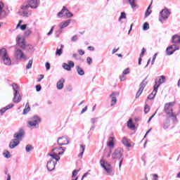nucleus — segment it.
<instances>
[{"mask_svg": "<svg viewBox=\"0 0 180 180\" xmlns=\"http://www.w3.org/2000/svg\"><path fill=\"white\" fill-rule=\"evenodd\" d=\"M54 27H56V25H53L50 31L47 33V36H51V34H53V32L54 31Z\"/></svg>", "mask_w": 180, "mask_h": 180, "instance_id": "a18cd8bd", "label": "nucleus"}, {"mask_svg": "<svg viewBox=\"0 0 180 180\" xmlns=\"http://www.w3.org/2000/svg\"><path fill=\"white\" fill-rule=\"evenodd\" d=\"M107 146L110 148H113L115 147V137L110 136L109 141H107Z\"/></svg>", "mask_w": 180, "mask_h": 180, "instance_id": "a878e982", "label": "nucleus"}, {"mask_svg": "<svg viewBox=\"0 0 180 180\" xmlns=\"http://www.w3.org/2000/svg\"><path fill=\"white\" fill-rule=\"evenodd\" d=\"M77 72L79 75H85V72L84 71V69H82L79 65L76 66Z\"/></svg>", "mask_w": 180, "mask_h": 180, "instance_id": "c85d7f7f", "label": "nucleus"}, {"mask_svg": "<svg viewBox=\"0 0 180 180\" xmlns=\"http://www.w3.org/2000/svg\"><path fill=\"white\" fill-rule=\"evenodd\" d=\"M27 4H23L20 6V15L22 18H30L32 16V10H29Z\"/></svg>", "mask_w": 180, "mask_h": 180, "instance_id": "0eeeda50", "label": "nucleus"}, {"mask_svg": "<svg viewBox=\"0 0 180 180\" xmlns=\"http://www.w3.org/2000/svg\"><path fill=\"white\" fill-rule=\"evenodd\" d=\"M100 164L102 168H103V169L107 172L108 175H111L112 172H113V167H112V165L103 160H101Z\"/></svg>", "mask_w": 180, "mask_h": 180, "instance_id": "6e6552de", "label": "nucleus"}, {"mask_svg": "<svg viewBox=\"0 0 180 180\" xmlns=\"http://www.w3.org/2000/svg\"><path fill=\"white\" fill-rule=\"evenodd\" d=\"M20 143V142L19 141V140L14 139L11 140V141L10 142L9 148L13 149L15 148V147H18V146H19Z\"/></svg>", "mask_w": 180, "mask_h": 180, "instance_id": "4be33fe9", "label": "nucleus"}, {"mask_svg": "<svg viewBox=\"0 0 180 180\" xmlns=\"http://www.w3.org/2000/svg\"><path fill=\"white\" fill-rule=\"evenodd\" d=\"M27 27V24H24L22 25H20V29H21V30H26Z\"/></svg>", "mask_w": 180, "mask_h": 180, "instance_id": "3c124183", "label": "nucleus"}, {"mask_svg": "<svg viewBox=\"0 0 180 180\" xmlns=\"http://www.w3.org/2000/svg\"><path fill=\"white\" fill-rule=\"evenodd\" d=\"M96 120H98V118H91V122L92 124H95V123L96 122Z\"/></svg>", "mask_w": 180, "mask_h": 180, "instance_id": "338daca9", "label": "nucleus"}, {"mask_svg": "<svg viewBox=\"0 0 180 180\" xmlns=\"http://www.w3.org/2000/svg\"><path fill=\"white\" fill-rule=\"evenodd\" d=\"M155 115H157V111H155V113H154L152 116H150V117H149V119H148V123L149 122H151V120L153 119V117H154V116H155Z\"/></svg>", "mask_w": 180, "mask_h": 180, "instance_id": "e2e57ef3", "label": "nucleus"}, {"mask_svg": "<svg viewBox=\"0 0 180 180\" xmlns=\"http://www.w3.org/2000/svg\"><path fill=\"white\" fill-rule=\"evenodd\" d=\"M36 91L37 92H40V91H41V86L40 84L36 86Z\"/></svg>", "mask_w": 180, "mask_h": 180, "instance_id": "5fc2aeb1", "label": "nucleus"}, {"mask_svg": "<svg viewBox=\"0 0 180 180\" xmlns=\"http://www.w3.org/2000/svg\"><path fill=\"white\" fill-rule=\"evenodd\" d=\"M78 172H79V170L75 169L72 172V178H75L77 175H78Z\"/></svg>", "mask_w": 180, "mask_h": 180, "instance_id": "c03bdc74", "label": "nucleus"}, {"mask_svg": "<svg viewBox=\"0 0 180 180\" xmlns=\"http://www.w3.org/2000/svg\"><path fill=\"white\" fill-rule=\"evenodd\" d=\"M123 75H127L130 74V68H127L122 72Z\"/></svg>", "mask_w": 180, "mask_h": 180, "instance_id": "79ce46f5", "label": "nucleus"}, {"mask_svg": "<svg viewBox=\"0 0 180 180\" xmlns=\"http://www.w3.org/2000/svg\"><path fill=\"white\" fill-rule=\"evenodd\" d=\"M144 112H145L146 115H147V113H148V112H150V106L147 104L144 107Z\"/></svg>", "mask_w": 180, "mask_h": 180, "instance_id": "37998d69", "label": "nucleus"}, {"mask_svg": "<svg viewBox=\"0 0 180 180\" xmlns=\"http://www.w3.org/2000/svg\"><path fill=\"white\" fill-rule=\"evenodd\" d=\"M70 23H71V20H67L66 21H65L63 22H60L58 25V27H60V29L63 30L65 27H68L70 25Z\"/></svg>", "mask_w": 180, "mask_h": 180, "instance_id": "393cba45", "label": "nucleus"}, {"mask_svg": "<svg viewBox=\"0 0 180 180\" xmlns=\"http://www.w3.org/2000/svg\"><path fill=\"white\" fill-rule=\"evenodd\" d=\"M56 164H57V160L56 162L53 160L48 161V162L46 164V167H47L48 171H49V172L54 171V169H56Z\"/></svg>", "mask_w": 180, "mask_h": 180, "instance_id": "dca6fc26", "label": "nucleus"}, {"mask_svg": "<svg viewBox=\"0 0 180 180\" xmlns=\"http://www.w3.org/2000/svg\"><path fill=\"white\" fill-rule=\"evenodd\" d=\"M80 151L82 152L79 154V157H82L84 153H85V146L84 145H80Z\"/></svg>", "mask_w": 180, "mask_h": 180, "instance_id": "72a5a7b5", "label": "nucleus"}, {"mask_svg": "<svg viewBox=\"0 0 180 180\" xmlns=\"http://www.w3.org/2000/svg\"><path fill=\"white\" fill-rule=\"evenodd\" d=\"M154 180H158V174H153V175Z\"/></svg>", "mask_w": 180, "mask_h": 180, "instance_id": "774afa93", "label": "nucleus"}, {"mask_svg": "<svg viewBox=\"0 0 180 180\" xmlns=\"http://www.w3.org/2000/svg\"><path fill=\"white\" fill-rule=\"evenodd\" d=\"M30 112V107H27V108H25L22 112V115H27Z\"/></svg>", "mask_w": 180, "mask_h": 180, "instance_id": "a19ab883", "label": "nucleus"}, {"mask_svg": "<svg viewBox=\"0 0 180 180\" xmlns=\"http://www.w3.org/2000/svg\"><path fill=\"white\" fill-rule=\"evenodd\" d=\"M45 66H46V70L49 71V70H50V63L46 62Z\"/></svg>", "mask_w": 180, "mask_h": 180, "instance_id": "0e129e2a", "label": "nucleus"}, {"mask_svg": "<svg viewBox=\"0 0 180 180\" xmlns=\"http://www.w3.org/2000/svg\"><path fill=\"white\" fill-rule=\"evenodd\" d=\"M72 16H74V15L68 10V12L66 13V18H72Z\"/></svg>", "mask_w": 180, "mask_h": 180, "instance_id": "09e8293b", "label": "nucleus"}, {"mask_svg": "<svg viewBox=\"0 0 180 180\" xmlns=\"http://www.w3.org/2000/svg\"><path fill=\"white\" fill-rule=\"evenodd\" d=\"M5 158H11V153L9 151H7L6 154L4 153Z\"/></svg>", "mask_w": 180, "mask_h": 180, "instance_id": "bf43d9fd", "label": "nucleus"}, {"mask_svg": "<svg viewBox=\"0 0 180 180\" xmlns=\"http://www.w3.org/2000/svg\"><path fill=\"white\" fill-rule=\"evenodd\" d=\"M127 127L131 129V130H134L136 129V125L133 124V120L129 119L127 122Z\"/></svg>", "mask_w": 180, "mask_h": 180, "instance_id": "cd10ccee", "label": "nucleus"}, {"mask_svg": "<svg viewBox=\"0 0 180 180\" xmlns=\"http://www.w3.org/2000/svg\"><path fill=\"white\" fill-rule=\"evenodd\" d=\"M119 96L118 92H112V94L110 95V98H111V106H115L116 103L117 102V96Z\"/></svg>", "mask_w": 180, "mask_h": 180, "instance_id": "a211bd4d", "label": "nucleus"}, {"mask_svg": "<svg viewBox=\"0 0 180 180\" xmlns=\"http://www.w3.org/2000/svg\"><path fill=\"white\" fill-rule=\"evenodd\" d=\"M160 18L159 21H160L161 23H162V20H167L168 18L169 17V15H171V13L169 12V10L165 8L163 9L162 11H160Z\"/></svg>", "mask_w": 180, "mask_h": 180, "instance_id": "f8f14e48", "label": "nucleus"}, {"mask_svg": "<svg viewBox=\"0 0 180 180\" xmlns=\"http://www.w3.org/2000/svg\"><path fill=\"white\" fill-rule=\"evenodd\" d=\"M86 61H87V64H89V65H91V64H92V58L91 57H87Z\"/></svg>", "mask_w": 180, "mask_h": 180, "instance_id": "8fccbe9b", "label": "nucleus"}, {"mask_svg": "<svg viewBox=\"0 0 180 180\" xmlns=\"http://www.w3.org/2000/svg\"><path fill=\"white\" fill-rule=\"evenodd\" d=\"M0 57L4 65H12V60L11 59V57H9V54H8L6 49L3 48L0 49Z\"/></svg>", "mask_w": 180, "mask_h": 180, "instance_id": "f03ea898", "label": "nucleus"}, {"mask_svg": "<svg viewBox=\"0 0 180 180\" xmlns=\"http://www.w3.org/2000/svg\"><path fill=\"white\" fill-rule=\"evenodd\" d=\"M158 55V53H155V55L153 56V59H152V62H151V64L153 65V64H154V63L155 62V58H157V56Z\"/></svg>", "mask_w": 180, "mask_h": 180, "instance_id": "864d4df0", "label": "nucleus"}, {"mask_svg": "<svg viewBox=\"0 0 180 180\" xmlns=\"http://www.w3.org/2000/svg\"><path fill=\"white\" fill-rule=\"evenodd\" d=\"M63 49H64V45L63 44L60 45V49L57 48L56 51V56H61V54H63Z\"/></svg>", "mask_w": 180, "mask_h": 180, "instance_id": "7c9ffc66", "label": "nucleus"}, {"mask_svg": "<svg viewBox=\"0 0 180 180\" xmlns=\"http://www.w3.org/2000/svg\"><path fill=\"white\" fill-rule=\"evenodd\" d=\"M146 79L143 80V82L140 84L139 90L136 93V98H139V96H140V95H141V94H143V91H144V89L146 88V86L147 85V82H146Z\"/></svg>", "mask_w": 180, "mask_h": 180, "instance_id": "2eb2a0df", "label": "nucleus"}, {"mask_svg": "<svg viewBox=\"0 0 180 180\" xmlns=\"http://www.w3.org/2000/svg\"><path fill=\"white\" fill-rule=\"evenodd\" d=\"M4 3L0 2V19H4L8 16L6 11L4 9Z\"/></svg>", "mask_w": 180, "mask_h": 180, "instance_id": "6ab92c4d", "label": "nucleus"}, {"mask_svg": "<svg viewBox=\"0 0 180 180\" xmlns=\"http://www.w3.org/2000/svg\"><path fill=\"white\" fill-rule=\"evenodd\" d=\"M6 110H6V107H4V108H3L2 109L0 110V112L1 114V116L4 115V113H5L6 112Z\"/></svg>", "mask_w": 180, "mask_h": 180, "instance_id": "6e6d98bb", "label": "nucleus"}, {"mask_svg": "<svg viewBox=\"0 0 180 180\" xmlns=\"http://www.w3.org/2000/svg\"><path fill=\"white\" fill-rule=\"evenodd\" d=\"M180 47L179 46L176 44H173L169 46H168L166 49V54L167 56H172L174 51H176V50H179Z\"/></svg>", "mask_w": 180, "mask_h": 180, "instance_id": "4468645a", "label": "nucleus"}, {"mask_svg": "<svg viewBox=\"0 0 180 180\" xmlns=\"http://www.w3.org/2000/svg\"><path fill=\"white\" fill-rule=\"evenodd\" d=\"M23 136H25V130L20 129L17 133L14 134L13 137L17 140H20Z\"/></svg>", "mask_w": 180, "mask_h": 180, "instance_id": "412c9836", "label": "nucleus"}, {"mask_svg": "<svg viewBox=\"0 0 180 180\" xmlns=\"http://www.w3.org/2000/svg\"><path fill=\"white\" fill-rule=\"evenodd\" d=\"M57 141L59 146H67V144H70L68 138L65 136L58 138Z\"/></svg>", "mask_w": 180, "mask_h": 180, "instance_id": "f3484780", "label": "nucleus"}, {"mask_svg": "<svg viewBox=\"0 0 180 180\" xmlns=\"http://www.w3.org/2000/svg\"><path fill=\"white\" fill-rule=\"evenodd\" d=\"M72 41H77V40H78V36L77 35H74L72 39H71Z\"/></svg>", "mask_w": 180, "mask_h": 180, "instance_id": "13d9d810", "label": "nucleus"}, {"mask_svg": "<svg viewBox=\"0 0 180 180\" xmlns=\"http://www.w3.org/2000/svg\"><path fill=\"white\" fill-rule=\"evenodd\" d=\"M32 65H33V60H30L26 66L27 70H30V68H32Z\"/></svg>", "mask_w": 180, "mask_h": 180, "instance_id": "e433bc0d", "label": "nucleus"}, {"mask_svg": "<svg viewBox=\"0 0 180 180\" xmlns=\"http://www.w3.org/2000/svg\"><path fill=\"white\" fill-rule=\"evenodd\" d=\"M16 42L18 47L25 50L26 49V42L25 41V37H20V35L16 37Z\"/></svg>", "mask_w": 180, "mask_h": 180, "instance_id": "ddd939ff", "label": "nucleus"}, {"mask_svg": "<svg viewBox=\"0 0 180 180\" xmlns=\"http://www.w3.org/2000/svg\"><path fill=\"white\" fill-rule=\"evenodd\" d=\"M13 106H15L13 104L10 103L7 106H6V109L7 110H9V109H12V108H13Z\"/></svg>", "mask_w": 180, "mask_h": 180, "instance_id": "603ef678", "label": "nucleus"}, {"mask_svg": "<svg viewBox=\"0 0 180 180\" xmlns=\"http://www.w3.org/2000/svg\"><path fill=\"white\" fill-rule=\"evenodd\" d=\"M164 82H165V76L164 75L160 76L159 79H155V85L153 86L155 93L158 92L160 85H161V84H164Z\"/></svg>", "mask_w": 180, "mask_h": 180, "instance_id": "9d476101", "label": "nucleus"}, {"mask_svg": "<svg viewBox=\"0 0 180 180\" xmlns=\"http://www.w3.org/2000/svg\"><path fill=\"white\" fill-rule=\"evenodd\" d=\"M172 43L174 44H180V36L179 34H174L172 37Z\"/></svg>", "mask_w": 180, "mask_h": 180, "instance_id": "b1692460", "label": "nucleus"}, {"mask_svg": "<svg viewBox=\"0 0 180 180\" xmlns=\"http://www.w3.org/2000/svg\"><path fill=\"white\" fill-rule=\"evenodd\" d=\"M62 67L64 68V70H66V71H71V68L68 63H63Z\"/></svg>", "mask_w": 180, "mask_h": 180, "instance_id": "f704fd0d", "label": "nucleus"}, {"mask_svg": "<svg viewBox=\"0 0 180 180\" xmlns=\"http://www.w3.org/2000/svg\"><path fill=\"white\" fill-rule=\"evenodd\" d=\"M150 9H151V4H150L148 6V8H147V10H146V11L145 13V18H148V16H150L151 15V12L152 11Z\"/></svg>", "mask_w": 180, "mask_h": 180, "instance_id": "2f4dec72", "label": "nucleus"}, {"mask_svg": "<svg viewBox=\"0 0 180 180\" xmlns=\"http://www.w3.org/2000/svg\"><path fill=\"white\" fill-rule=\"evenodd\" d=\"M14 57L16 60H27V56L19 48H15L14 51Z\"/></svg>", "mask_w": 180, "mask_h": 180, "instance_id": "1a4fd4ad", "label": "nucleus"}, {"mask_svg": "<svg viewBox=\"0 0 180 180\" xmlns=\"http://www.w3.org/2000/svg\"><path fill=\"white\" fill-rule=\"evenodd\" d=\"M28 50H30V51H34V46H33V45H28Z\"/></svg>", "mask_w": 180, "mask_h": 180, "instance_id": "4d7b16f0", "label": "nucleus"}, {"mask_svg": "<svg viewBox=\"0 0 180 180\" xmlns=\"http://www.w3.org/2000/svg\"><path fill=\"white\" fill-rule=\"evenodd\" d=\"M122 143L125 147H131V144L129 143V140L126 137L122 138Z\"/></svg>", "mask_w": 180, "mask_h": 180, "instance_id": "c756f323", "label": "nucleus"}, {"mask_svg": "<svg viewBox=\"0 0 180 180\" xmlns=\"http://www.w3.org/2000/svg\"><path fill=\"white\" fill-rule=\"evenodd\" d=\"M68 11V9L67 8V7L63 6L62 10L59 13H58V14H57L58 18H65L66 16H67Z\"/></svg>", "mask_w": 180, "mask_h": 180, "instance_id": "aec40b11", "label": "nucleus"}, {"mask_svg": "<svg viewBox=\"0 0 180 180\" xmlns=\"http://www.w3.org/2000/svg\"><path fill=\"white\" fill-rule=\"evenodd\" d=\"M41 122V118L37 115H34L28 121V127L33 129H39V124Z\"/></svg>", "mask_w": 180, "mask_h": 180, "instance_id": "39448f33", "label": "nucleus"}, {"mask_svg": "<svg viewBox=\"0 0 180 180\" xmlns=\"http://www.w3.org/2000/svg\"><path fill=\"white\" fill-rule=\"evenodd\" d=\"M32 34V30L29 29L25 32V36H30Z\"/></svg>", "mask_w": 180, "mask_h": 180, "instance_id": "49530a36", "label": "nucleus"}, {"mask_svg": "<svg viewBox=\"0 0 180 180\" xmlns=\"http://www.w3.org/2000/svg\"><path fill=\"white\" fill-rule=\"evenodd\" d=\"M129 4L131 5V8L136 7V0H128Z\"/></svg>", "mask_w": 180, "mask_h": 180, "instance_id": "58836bf2", "label": "nucleus"}, {"mask_svg": "<svg viewBox=\"0 0 180 180\" xmlns=\"http://www.w3.org/2000/svg\"><path fill=\"white\" fill-rule=\"evenodd\" d=\"M64 82H65V79H64V78H61L56 84L57 89H63L64 88Z\"/></svg>", "mask_w": 180, "mask_h": 180, "instance_id": "5701e85b", "label": "nucleus"}, {"mask_svg": "<svg viewBox=\"0 0 180 180\" xmlns=\"http://www.w3.org/2000/svg\"><path fill=\"white\" fill-rule=\"evenodd\" d=\"M27 6L31 8V9H37L40 5V0H28L27 3H24Z\"/></svg>", "mask_w": 180, "mask_h": 180, "instance_id": "9b49d317", "label": "nucleus"}, {"mask_svg": "<svg viewBox=\"0 0 180 180\" xmlns=\"http://www.w3.org/2000/svg\"><path fill=\"white\" fill-rule=\"evenodd\" d=\"M25 150H26L27 153H30V151H32V150H33V146H32V145H27L25 147Z\"/></svg>", "mask_w": 180, "mask_h": 180, "instance_id": "4c0bfd02", "label": "nucleus"}, {"mask_svg": "<svg viewBox=\"0 0 180 180\" xmlns=\"http://www.w3.org/2000/svg\"><path fill=\"white\" fill-rule=\"evenodd\" d=\"M68 65H69V67L71 70V68H74V67H75V63H74V62L72 61V60H68Z\"/></svg>", "mask_w": 180, "mask_h": 180, "instance_id": "c9c22d12", "label": "nucleus"}, {"mask_svg": "<svg viewBox=\"0 0 180 180\" xmlns=\"http://www.w3.org/2000/svg\"><path fill=\"white\" fill-rule=\"evenodd\" d=\"M124 153V150L122 148H117L111 154L112 160H120L123 159V153Z\"/></svg>", "mask_w": 180, "mask_h": 180, "instance_id": "423d86ee", "label": "nucleus"}, {"mask_svg": "<svg viewBox=\"0 0 180 180\" xmlns=\"http://www.w3.org/2000/svg\"><path fill=\"white\" fill-rule=\"evenodd\" d=\"M157 95V92H154V87H153V92L148 96V99L151 101L152 99H154L155 98V96Z\"/></svg>", "mask_w": 180, "mask_h": 180, "instance_id": "473e14b6", "label": "nucleus"}, {"mask_svg": "<svg viewBox=\"0 0 180 180\" xmlns=\"http://www.w3.org/2000/svg\"><path fill=\"white\" fill-rule=\"evenodd\" d=\"M120 79L122 82H123V81H126V77H124L123 75L120 76Z\"/></svg>", "mask_w": 180, "mask_h": 180, "instance_id": "680f3d73", "label": "nucleus"}, {"mask_svg": "<svg viewBox=\"0 0 180 180\" xmlns=\"http://www.w3.org/2000/svg\"><path fill=\"white\" fill-rule=\"evenodd\" d=\"M176 103V102L175 101L167 103L165 104V108H164L165 112L169 115V117H172L173 122H178V120L176 118V115H175L173 112L174 110L172 109V106H174V105H175Z\"/></svg>", "mask_w": 180, "mask_h": 180, "instance_id": "f257e3e1", "label": "nucleus"}, {"mask_svg": "<svg viewBox=\"0 0 180 180\" xmlns=\"http://www.w3.org/2000/svg\"><path fill=\"white\" fill-rule=\"evenodd\" d=\"M13 91V102L14 103H19L22 101V94L19 91V86L16 83L11 85Z\"/></svg>", "mask_w": 180, "mask_h": 180, "instance_id": "7ed1b4c3", "label": "nucleus"}, {"mask_svg": "<svg viewBox=\"0 0 180 180\" xmlns=\"http://www.w3.org/2000/svg\"><path fill=\"white\" fill-rule=\"evenodd\" d=\"M65 152V149L63 147L53 148L51 151V154L49 155L53 158V160H56V161H60V156L63 155Z\"/></svg>", "mask_w": 180, "mask_h": 180, "instance_id": "20e7f679", "label": "nucleus"}, {"mask_svg": "<svg viewBox=\"0 0 180 180\" xmlns=\"http://www.w3.org/2000/svg\"><path fill=\"white\" fill-rule=\"evenodd\" d=\"M119 19H120V20L122 19H126V13H124V12L121 13V15H120Z\"/></svg>", "mask_w": 180, "mask_h": 180, "instance_id": "de8ad7c7", "label": "nucleus"}, {"mask_svg": "<svg viewBox=\"0 0 180 180\" xmlns=\"http://www.w3.org/2000/svg\"><path fill=\"white\" fill-rule=\"evenodd\" d=\"M78 53H79L80 56H84V54H85V51L82 49H79Z\"/></svg>", "mask_w": 180, "mask_h": 180, "instance_id": "052dcab7", "label": "nucleus"}, {"mask_svg": "<svg viewBox=\"0 0 180 180\" xmlns=\"http://www.w3.org/2000/svg\"><path fill=\"white\" fill-rule=\"evenodd\" d=\"M150 29V25H148V22H145L143 25V30H148Z\"/></svg>", "mask_w": 180, "mask_h": 180, "instance_id": "ea45409f", "label": "nucleus"}, {"mask_svg": "<svg viewBox=\"0 0 180 180\" xmlns=\"http://www.w3.org/2000/svg\"><path fill=\"white\" fill-rule=\"evenodd\" d=\"M169 117H167L164 121H163V129L164 130H167V129H169Z\"/></svg>", "mask_w": 180, "mask_h": 180, "instance_id": "bb28decb", "label": "nucleus"}, {"mask_svg": "<svg viewBox=\"0 0 180 180\" xmlns=\"http://www.w3.org/2000/svg\"><path fill=\"white\" fill-rule=\"evenodd\" d=\"M146 49L143 48L142 49V51H141V53L140 54V57H143L144 56V53H146Z\"/></svg>", "mask_w": 180, "mask_h": 180, "instance_id": "69168bd1", "label": "nucleus"}]
</instances>
